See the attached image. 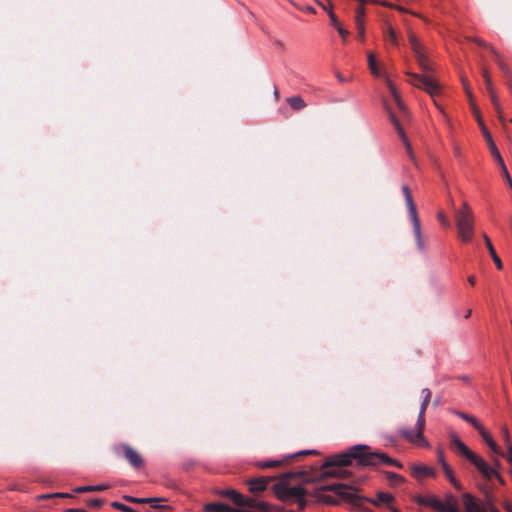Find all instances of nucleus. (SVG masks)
<instances>
[{
  "instance_id": "nucleus-47",
  "label": "nucleus",
  "mask_w": 512,
  "mask_h": 512,
  "mask_svg": "<svg viewBox=\"0 0 512 512\" xmlns=\"http://www.w3.org/2000/svg\"><path fill=\"white\" fill-rule=\"evenodd\" d=\"M462 83H463V86H464V89H465V92H466L467 96L469 98H471L472 97L471 90L468 87V84H467V82H466V80L464 78H462Z\"/></svg>"
},
{
  "instance_id": "nucleus-3",
  "label": "nucleus",
  "mask_w": 512,
  "mask_h": 512,
  "mask_svg": "<svg viewBox=\"0 0 512 512\" xmlns=\"http://www.w3.org/2000/svg\"><path fill=\"white\" fill-rule=\"evenodd\" d=\"M456 226L458 235L463 242H470L473 237V213L467 202L463 203L462 208L455 212Z\"/></svg>"
},
{
  "instance_id": "nucleus-56",
  "label": "nucleus",
  "mask_w": 512,
  "mask_h": 512,
  "mask_svg": "<svg viewBox=\"0 0 512 512\" xmlns=\"http://www.w3.org/2000/svg\"><path fill=\"white\" fill-rule=\"evenodd\" d=\"M438 404H439V401L435 400L434 405H438Z\"/></svg>"
},
{
  "instance_id": "nucleus-33",
  "label": "nucleus",
  "mask_w": 512,
  "mask_h": 512,
  "mask_svg": "<svg viewBox=\"0 0 512 512\" xmlns=\"http://www.w3.org/2000/svg\"><path fill=\"white\" fill-rule=\"evenodd\" d=\"M364 18H365V9L362 6H359L356 9L355 23H358V21H360V23H364Z\"/></svg>"
},
{
  "instance_id": "nucleus-11",
  "label": "nucleus",
  "mask_w": 512,
  "mask_h": 512,
  "mask_svg": "<svg viewBox=\"0 0 512 512\" xmlns=\"http://www.w3.org/2000/svg\"><path fill=\"white\" fill-rule=\"evenodd\" d=\"M476 116H477V121H478L479 125L481 126L484 138L487 141V144L489 146V149H490V152H491L492 156L495 158L497 163H502L503 158H502L498 148L496 147V145H495V143H494V141L492 139L491 134L489 133V131L484 126V123H483L482 119L480 118V116L478 114Z\"/></svg>"
},
{
  "instance_id": "nucleus-13",
  "label": "nucleus",
  "mask_w": 512,
  "mask_h": 512,
  "mask_svg": "<svg viewBox=\"0 0 512 512\" xmlns=\"http://www.w3.org/2000/svg\"><path fill=\"white\" fill-rule=\"evenodd\" d=\"M483 78L485 80V84H486V88H487V91L490 95V98H491V101L495 107V110L497 111L498 113V116H499V119L504 122V116H503V113H502V110H501V107H500V104H499V101L494 93V90H493V87H492V83H491V79L488 75V72L484 69L483 70Z\"/></svg>"
},
{
  "instance_id": "nucleus-7",
  "label": "nucleus",
  "mask_w": 512,
  "mask_h": 512,
  "mask_svg": "<svg viewBox=\"0 0 512 512\" xmlns=\"http://www.w3.org/2000/svg\"><path fill=\"white\" fill-rule=\"evenodd\" d=\"M114 450L118 456H123L133 468L139 469L143 466V458L131 446L127 444H119L115 446Z\"/></svg>"
},
{
  "instance_id": "nucleus-12",
  "label": "nucleus",
  "mask_w": 512,
  "mask_h": 512,
  "mask_svg": "<svg viewBox=\"0 0 512 512\" xmlns=\"http://www.w3.org/2000/svg\"><path fill=\"white\" fill-rule=\"evenodd\" d=\"M220 495L230 498L237 506H252V499L245 498L242 494L233 489L220 491Z\"/></svg>"
},
{
  "instance_id": "nucleus-2",
  "label": "nucleus",
  "mask_w": 512,
  "mask_h": 512,
  "mask_svg": "<svg viewBox=\"0 0 512 512\" xmlns=\"http://www.w3.org/2000/svg\"><path fill=\"white\" fill-rule=\"evenodd\" d=\"M273 492L281 501L294 500L300 509L306 506V490L302 485L290 486L286 482H278L273 485Z\"/></svg>"
},
{
  "instance_id": "nucleus-30",
  "label": "nucleus",
  "mask_w": 512,
  "mask_h": 512,
  "mask_svg": "<svg viewBox=\"0 0 512 512\" xmlns=\"http://www.w3.org/2000/svg\"><path fill=\"white\" fill-rule=\"evenodd\" d=\"M496 456H501L507 460V462L511 466V472H512V444H509V448H506V452L501 450L500 454H495Z\"/></svg>"
},
{
  "instance_id": "nucleus-41",
  "label": "nucleus",
  "mask_w": 512,
  "mask_h": 512,
  "mask_svg": "<svg viewBox=\"0 0 512 512\" xmlns=\"http://www.w3.org/2000/svg\"><path fill=\"white\" fill-rule=\"evenodd\" d=\"M438 219H439L440 223H441L444 227H450V222L448 221V219L446 218V216L444 215V213H442V212L438 213Z\"/></svg>"
},
{
  "instance_id": "nucleus-26",
  "label": "nucleus",
  "mask_w": 512,
  "mask_h": 512,
  "mask_svg": "<svg viewBox=\"0 0 512 512\" xmlns=\"http://www.w3.org/2000/svg\"><path fill=\"white\" fill-rule=\"evenodd\" d=\"M367 58H368V65H369L371 73L375 77H381L382 73L380 72V70L377 66L375 55L373 53H369Z\"/></svg>"
},
{
  "instance_id": "nucleus-60",
  "label": "nucleus",
  "mask_w": 512,
  "mask_h": 512,
  "mask_svg": "<svg viewBox=\"0 0 512 512\" xmlns=\"http://www.w3.org/2000/svg\"><path fill=\"white\" fill-rule=\"evenodd\" d=\"M494 512H499V511L495 510Z\"/></svg>"
},
{
  "instance_id": "nucleus-29",
  "label": "nucleus",
  "mask_w": 512,
  "mask_h": 512,
  "mask_svg": "<svg viewBox=\"0 0 512 512\" xmlns=\"http://www.w3.org/2000/svg\"><path fill=\"white\" fill-rule=\"evenodd\" d=\"M386 83H387L389 91H390L392 97L394 98L395 102L402 109L403 108V104H402V102L400 100V97H399V95H398V93L396 91L395 86L392 84V82L388 78H386Z\"/></svg>"
},
{
  "instance_id": "nucleus-48",
  "label": "nucleus",
  "mask_w": 512,
  "mask_h": 512,
  "mask_svg": "<svg viewBox=\"0 0 512 512\" xmlns=\"http://www.w3.org/2000/svg\"><path fill=\"white\" fill-rule=\"evenodd\" d=\"M336 77H337V79H338L340 82H345V81H346V79H345V78H344L340 73H337V74H336Z\"/></svg>"
},
{
  "instance_id": "nucleus-14",
  "label": "nucleus",
  "mask_w": 512,
  "mask_h": 512,
  "mask_svg": "<svg viewBox=\"0 0 512 512\" xmlns=\"http://www.w3.org/2000/svg\"><path fill=\"white\" fill-rule=\"evenodd\" d=\"M423 400L420 405L419 414L417 417L418 426H425V411L431 399V391L428 388L422 389Z\"/></svg>"
},
{
  "instance_id": "nucleus-21",
  "label": "nucleus",
  "mask_w": 512,
  "mask_h": 512,
  "mask_svg": "<svg viewBox=\"0 0 512 512\" xmlns=\"http://www.w3.org/2000/svg\"><path fill=\"white\" fill-rule=\"evenodd\" d=\"M390 120L391 122L393 123L395 129L397 130L399 136L402 138L404 144L406 145V148L408 150V152L411 154V147H410V144L404 134V130L403 128L401 127L398 119L396 118V116L393 114V113H390Z\"/></svg>"
},
{
  "instance_id": "nucleus-8",
  "label": "nucleus",
  "mask_w": 512,
  "mask_h": 512,
  "mask_svg": "<svg viewBox=\"0 0 512 512\" xmlns=\"http://www.w3.org/2000/svg\"><path fill=\"white\" fill-rule=\"evenodd\" d=\"M424 426H418V420L416 421L415 429L402 427L399 429V434L404 437L407 441L416 444L420 447H428L429 443L423 436Z\"/></svg>"
},
{
  "instance_id": "nucleus-22",
  "label": "nucleus",
  "mask_w": 512,
  "mask_h": 512,
  "mask_svg": "<svg viewBox=\"0 0 512 512\" xmlns=\"http://www.w3.org/2000/svg\"><path fill=\"white\" fill-rule=\"evenodd\" d=\"M483 237H484V240H485V244H486V246H487V248L489 250V254L492 257L495 265L497 266L498 269H502V267H503L502 261H501L500 257L497 255V253H496V251H495V249H494V247H493L489 237L486 234H484Z\"/></svg>"
},
{
  "instance_id": "nucleus-39",
  "label": "nucleus",
  "mask_w": 512,
  "mask_h": 512,
  "mask_svg": "<svg viewBox=\"0 0 512 512\" xmlns=\"http://www.w3.org/2000/svg\"><path fill=\"white\" fill-rule=\"evenodd\" d=\"M456 498L452 495H447L446 496V502L444 503V505H451L454 509H458L457 506H456Z\"/></svg>"
},
{
  "instance_id": "nucleus-18",
  "label": "nucleus",
  "mask_w": 512,
  "mask_h": 512,
  "mask_svg": "<svg viewBox=\"0 0 512 512\" xmlns=\"http://www.w3.org/2000/svg\"><path fill=\"white\" fill-rule=\"evenodd\" d=\"M451 446L455 447L467 459L474 453L455 434L451 435Z\"/></svg>"
},
{
  "instance_id": "nucleus-49",
  "label": "nucleus",
  "mask_w": 512,
  "mask_h": 512,
  "mask_svg": "<svg viewBox=\"0 0 512 512\" xmlns=\"http://www.w3.org/2000/svg\"><path fill=\"white\" fill-rule=\"evenodd\" d=\"M392 465L396 466L398 468H402L403 467L402 464L398 460H396V459H394V463H392Z\"/></svg>"
},
{
  "instance_id": "nucleus-17",
  "label": "nucleus",
  "mask_w": 512,
  "mask_h": 512,
  "mask_svg": "<svg viewBox=\"0 0 512 512\" xmlns=\"http://www.w3.org/2000/svg\"><path fill=\"white\" fill-rule=\"evenodd\" d=\"M411 472H412L413 476H415V477H435L436 476V471L432 467L427 466V465H422V464L413 465L411 467Z\"/></svg>"
},
{
  "instance_id": "nucleus-35",
  "label": "nucleus",
  "mask_w": 512,
  "mask_h": 512,
  "mask_svg": "<svg viewBox=\"0 0 512 512\" xmlns=\"http://www.w3.org/2000/svg\"><path fill=\"white\" fill-rule=\"evenodd\" d=\"M387 478L391 481H396L399 483L404 482V478L401 475L394 473V472H387Z\"/></svg>"
},
{
  "instance_id": "nucleus-61",
  "label": "nucleus",
  "mask_w": 512,
  "mask_h": 512,
  "mask_svg": "<svg viewBox=\"0 0 512 512\" xmlns=\"http://www.w3.org/2000/svg\"><path fill=\"white\" fill-rule=\"evenodd\" d=\"M510 122L512 123V119L510 120Z\"/></svg>"
},
{
  "instance_id": "nucleus-43",
  "label": "nucleus",
  "mask_w": 512,
  "mask_h": 512,
  "mask_svg": "<svg viewBox=\"0 0 512 512\" xmlns=\"http://www.w3.org/2000/svg\"><path fill=\"white\" fill-rule=\"evenodd\" d=\"M69 495L66 493H55V494H47L40 496L41 499L50 498V497H68Z\"/></svg>"
},
{
  "instance_id": "nucleus-46",
  "label": "nucleus",
  "mask_w": 512,
  "mask_h": 512,
  "mask_svg": "<svg viewBox=\"0 0 512 512\" xmlns=\"http://www.w3.org/2000/svg\"><path fill=\"white\" fill-rule=\"evenodd\" d=\"M312 453H315V450H302V451L297 452L296 454L288 456L287 458L290 459V458H294L295 456H298V455H305V454H312Z\"/></svg>"
},
{
  "instance_id": "nucleus-15",
  "label": "nucleus",
  "mask_w": 512,
  "mask_h": 512,
  "mask_svg": "<svg viewBox=\"0 0 512 512\" xmlns=\"http://www.w3.org/2000/svg\"><path fill=\"white\" fill-rule=\"evenodd\" d=\"M438 460L444 470L445 476L449 480V482L458 490L461 489V485L459 481L455 478L454 473L448 463L445 461L444 456L441 452L438 454Z\"/></svg>"
},
{
  "instance_id": "nucleus-24",
  "label": "nucleus",
  "mask_w": 512,
  "mask_h": 512,
  "mask_svg": "<svg viewBox=\"0 0 512 512\" xmlns=\"http://www.w3.org/2000/svg\"><path fill=\"white\" fill-rule=\"evenodd\" d=\"M166 498L161 497H147L145 504H150L152 508L154 509H165L170 510L171 506L169 505H163L162 502H165Z\"/></svg>"
},
{
  "instance_id": "nucleus-57",
  "label": "nucleus",
  "mask_w": 512,
  "mask_h": 512,
  "mask_svg": "<svg viewBox=\"0 0 512 512\" xmlns=\"http://www.w3.org/2000/svg\"><path fill=\"white\" fill-rule=\"evenodd\" d=\"M393 512H399V511H398V510H396V509H393Z\"/></svg>"
},
{
  "instance_id": "nucleus-28",
  "label": "nucleus",
  "mask_w": 512,
  "mask_h": 512,
  "mask_svg": "<svg viewBox=\"0 0 512 512\" xmlns=\"http://www.w3.org/2000/svg\"><path fill=\"white\" fill-rule=\"evenodd\" d=\"M456 415L458 417H460L461 419L467 421L471 425H473V427L475 429L479 428V426L481 425V423L475 417H473V416H471L469 414H466V413L461 412V411H456Z\"/></svg>"
},
{
  "instance_id": "nucleus-36",
  "label": "nucleus",
  "mask_w": 512,
  "mask_h": 512,
  "mask_svg": "<svg viewBox=\"0 0 512 512\" xmlns=\"http://www.w3.org/2000/svg\"><path fill=\"white\" fill-rule=\"evenodd\" d=\"M124 499L131 503H137V504H145L146 503V498H138V497L126 495V496H124Z\"/></svg>"
},
{
  "instance_id": "nucleus-53",
  "label": "nucleus",
  "mask_w": 512,
  "mask_h": 512,
  "mask_svg": "<svg viewBox=\"0 0 512 512\" xmlns=\"http://www.w3.org/2000/svg\"><path fill=\"white\" fill-rule=\"evenodd\" d=\"M455 154H456L457 156H459V155H460V150H459V148H458V147H456V148H455Z\"/></svg>"
},
{
  "instance_id": "nucleus-6",
  "label": "nucleus",
  "mask_w": 512,
  "mask_h": 512,
  "mask_svg": "<svg viewBox=\"0 0 512 512\" xmlns=\"http://www.w3.org/2000/svg\"><path fill=\"white\" fill-rule=\"evenodd\" d=\"M414 500L417 504L429 507L436 512H460L451 505H444L442 501L433 495H417L414 497Z\"/></svg>"
},
{
  "instance_id": "nucleus-55",
  "label": "nucleus",
  "mask_w": 512,
  "mask_h": 512,
  "mask_svg": "<svg viewBox=\"0 0 512 512\" xmlns=\"http://www.w3.org/2000/svg\"><path fill=\"white\" fill-rule=\"evenodd\" d=\"M438 108H439V110L441 111V114H443V115L445 116L444 111H443L440 107H438Z\"/></svg>"
},
{
  "instance_id": "nucleus-58",
  "label": "nucleus",
  "mask_w": 512,
  "mask_h": 512,
  "mask_svg": "<svg viewBox=\"0 0 512 512\" xmlns=\"http://www.w3.org/2000/svg\"><path fill=\"white\" fill-rule=\"evenodd\" d=\"M393 512H399V511H398V510H396V509H393Z\"/></svg>"
},
{
  "instance_id": "nucleus-42",
  "label": "nucleus",
  "mask_w": 512,
  "mask_h": 512,
  "mask_svg": "<svg viewBox=\"0 0 512 512\" xmlns=\"http://www.w3.org/2000/svg\"><path fill=\"white\" fill-rule=\"evenodd\" d=\"M297 8L301 11H304L306 13H311V14H314L316 13V10L314 7L310 6V5H304V6H297Z\"/></svg>"
},
{
  "instance_id": "nucleus-50",
  "label": "nucleus",
  "mask_w": 512,
  "mask_h": 512,
  "mask_svg": "<svg viewBox=\"0 0 512 512\" xmlns=\"http://www.w3.org/2000/svg\"><path fill=\"white\" fill-rule=\"evenodd\" d=\"M468 281H469V283H470V284L474 285V284H475L476 279H475V277H474V276H469V277H468Z\"/></svg>"
},
{
  "instance_id": "nucleus-9",
  "label": "nucleus",
  "mask_w": 512,
  "mask_h": 512,
  "mask_svg": "<svg viewBox=\"0 0 512 512\" xmlns=\"http://www.w3.org/2000/svg\"><path fill=\"white\" fill-rule=\"evenodd\" d=\"M410 83L419 87L434 97L439 91V85L429 76H421L418 74H410Z\"/></svg>"
},
{
  "instance_id": "nucleus-40",
  "label": "nucleus",
  "mask_w": 512,
  "mask_h": 512,
  "mask_svg": "<svg viewBox=\"0 0 512 512\" xmlns=\"http://www.w3.org/2000/svg\"><path fill=\"white\" fill-rule=\"evenodd\" d=\"M328 16L330 18V22H331V25H333L335 28L338 27L339 25H341L338 20H337V17L336 15L334 14L333 11H329L328 13Z\"/></svg>"
},
{
  "instance_id": "nucleus-5",
  "label": "nucleus",
  "mask_w": 512,
  "mask_h": 512,
  "mask_svg": "<svg viewBox=\"0 0 512 512\" xmlns=\"http://www.w3.org/2000/svg\"><path fill=\"white\" fill-rule=\"evenodd\" d=\"M402 192L404 194L405 202H406V205L408 208L409 217L412 222L413 232H414V236L416 239L417 247L420 251H424L425 247H424V243L422 240L420 220H419V217L417 214L416 206L413 202V198H412L410 189L408 188V186L404 185L402 187Z\"/></svg>"
},
{
  "instance_id": "nucleus-59",
  "label": "nucleus",
  "mask_w": 512,
  "mask_h": 512,
  "mask_svg": "<svg viewBox=\"0 0 512 512\" xmlns=\"http://www.w3.org/2000/svg\"><path fill=\"white\" fill-rule=\"evenodd\" d=\"M361 3H364L365 1L364 0H359Z\"/></svg>"
},
{
  "instance_id": "nucleus-20",
  "label": "nucleus",
  "mask_w": 512,
  "mask_h": 512,
  "mask_svg": "<svg viewBox=\"0 0 512 512\" xmlns=\"http://www.w3.org/2000/svg\"><path fill=\"white\" fill-rule=\"evenodd\" d=\"M267 479L266 478H255L251 479L249 484V490L251 492H260L266 489L267 486Z\"/></svg>"
},
{
  "instance_id": "nucleus-1",
  "label": "nucleus",
  "mask_w": 512,
  "mask_h": 512,
  "mask_svg": "<svg viewBox=\"0 0 512 512\" xmlns=\"http://www.w3.org/2000/svg\"><path fill=\"white\" fill-rule=\"evenodd\" d=\"M366 449H368L366 445H355L347 452L331 456L325 461L322 467L348 466L352 463L353 459L357 460L358 464L361 466H376L379 464L392 465V463H394V459L389 457L386 453L366 452Z\"/></svg>"
},
{
  "instance_id": "nucleus-38",
  "label": "nucleus",
  "mask_w": 512,
  "mask_h": 512,
  "mask_svg": "<svg viewBox=\"0 0 512 512\" xmlns=\"http://www.w3.org/2000/svg\"><path fill=\"white\" fill-rule=\"evenodd\" d=\"M498 164L501 167V171H502V174H503L505 180L510 181L511 177H510V174H509L507 167L504 163V160L502 161V163H498Z\"/></svg>"
},
{
  "instance_id": "nucleus-31",
  "label": "nucleus",
  "mask_w": 512,
  "mask_h": 512,
  "mask_svg": "<svg viewBox=\"0 0 512 512\" xmlns=\"http://www.w3.org/2000/svg\"><path fill=\"white\" fill-rule=\"evenodd\" d=\"M385 39H386V41L390 42L393 45L397 44L395 31L391 27L387 28V30L385 32Z\"/></svg>"
},
{
  "instance_id": "nucleus-19",
  "label": "nucleus",
  "mask_w": 512,
  "mask_h": 512,
  "mask_svg": "<svg viewBox=\"0 0 512 512\" xmlns=\"http://www.w3.org/2000/svg\"><path fill=\"white\" fill-rule=\"evenodd\" d=\"M463 501L466 512H481L480 506L470 494H464Z\"/></svg>"
},
{
  "instance_id": "nucleus-32",
  "label": "nucleus",
  "mask_w": 512,
  "mask_h": 512,
  "mask_svg": "<svg viewBox=\"0 0 512 512\" xmlns=\"http://www.w3.org/2000/svg\"><path fill=\"white\" fill-rule=\"evenodd\" d=\"M111 505L113 508L118 509L122 512H136L133 508L121 502H113Z\"/></svg>"
},
{
  "instance_id": "nucleus-51",
  "label": "nucleus",
  "mask_w": 512,
  "mask_h": 512,
  "mask_svg": "<svg viewBox=\"0 0 512 512\" xmlns=\"http://www.w3.org/2000/svg\"><path fill=\"white\" fill-rule=\"evenodd\" d=\"M100 504H101V501L98 499H95L92 501V505H94V506H99Z\"/></svg>"
},
{
  "instance_id": "nucleus-16",
  "label": "nucleus",
  "mask_w": 512,
  "mask_h": 512,
  "mask_svg": "<svg viewBox=\"0 0 512 512\" xmlns=\"http://www.w3.org/2000/svg\"><path fill=\"white\" fill-rule=\"evenodd\" d=\"M476 430L479 432V434L481 435L483 441L488 445V447L491 449L493 454H500L501 453L500 447L493 440L491 435L485 430V428H484V426L482 424Z\"/></svg>"
},
{
  "instance_id": "nucleus-27",
  "label": "nucleus",
  "mask_w": 512,
  "mask_h": 512,
  "mask_svg": "<svg viewBox=\"0 0 512 512\" xmlns=\"http://www.w3.org/2000/svg\"><path fill=\"white\" fill-rule=\"evenodd\" d=\"M290 107L294 110H301L303 109L306 104L305 101L301 96H293L287 99Z\"/></svg>"
},
{
  "instance_id": "nucleus-54",
  "label": "nucleus",
  "mask_w": 512,
  "mask_h": 512,
  "mask_svg": "<svg viewBox=\"0 0 512 512\" xmlns=\"http://www.w3.org/2000/svg\"><path fill=\"white\" fill-rule=\"evenodd\" d=\"M69 512H82L80 509H70Z\"/></svg>"
},
{
  "instance_id": "nucleus-25",
  "label": "nucleus",
  "mask_w": 512,
  "mask_h": 512,
  "mask_svg": "<svg viewBox=\"0 0 512 512\" xmlns=\"http://www.w3.org/2000/svg\"><path fill=\"white\" fill-rule=\"evenodd\" d=\"M110 486L108 484H99V485H87L80 486L74 489L76 493H84V492H93V491H103L108 489Z\"/></svg>"
},
{
  "instance_id": "nucleus-34",
  "label": "nucleus",
  "mask_w": 512,
  "mask_h": 512,
  "mask_svg": "<svg viewBox=\"0 0 512 512\" xmlns=\"http://www.w3.org/2000/svg\"><path fill=\"white\" fill-rule=\"evenodd\" d=\"M282 463L280 460H269V461H263L259 463V466L261 468H271L275 466H279Z\"/></svg>"
},
{
  "instance_id": "nucleus-23",
  "label": "nucleus",
  "mask_w": 512,
  "mask_h": 512,
  "mask_svg": "<svg viewBox=\"0 0 512 512\" xmlns=\"http://www.w3.org/2000/svg\"><path fill=\"white\" fill-rule=\"evenodd\" d=\"M393 496L390 493L379 492L377 493L375 499H372L371 502L375 505H388L393 501Z\"/></svg>"
},
{
  "instance_id": "nucleus-10",
  "label": "nucleus",
  "mask_w": 512,
  "mask_h": 512,
  "mask_svg": "<svg viewBox=\"0 0 512 512\" xmlns=\"http://www.w3.org/2000/svg\"><path fill=\"white\" fill-rule=\"evenodd\" d=\"M409 42H410L411 49L417 59L419 66L424 71L430 70L431 65H430V62H429L426 54H425L424 47L421 45V43L416 38V36L411 34L409 37Z\"/></svg>"
},
{
  "instance_id": "nucleus-45",
  "label": "nucleus",
  "mask_w": 512,
  "mask_h": 512,
  "mask_svg": "<svg viewBox=\"0 0 512 512\" xmlns=\"http://www.w3.org/2000/svg\"><path fill=\"white\" fill-rule=\"evenodd\" d=\"M336 29H337V31H338V33H339V35L343 38V40H345V39H346V37H347V34H348L347 30H345V29L342 27V25H339L338 27H336Z\"/></svg>"
},
{
  "instance_id": "nucleus-37",
  "label": "nucleus",
  "mask_w": 512,
  "mask_h": 512,
  "mask_svg": "<svg viewBox=\"0 0 512 512\" xmlns=\"http://www.w3.org/2000/svg\"><path fill=\"white\" fill-rule=\"evenodd\" d=\"M356 24V28H357V32H358V37L363 40L364 39V36H365V25L364 23H360V21H358V23H355Z\"/></svg>"
},
{
  "instance_id": "nucleus-4",
  "label": "nucleus",
  "mask_w": 512,
  "mask_h": 512,
  "mask_svg": "<svg viewBox=\"0 0 512 512\" xmlns=\"http://www.w3.org/2000/svg\"><path fill=\"white\" fill-rule=\"evenodd\" d=\"M468 460L475 466L485 480L491 481L492 479H496L500 484L504 483L502 476L497 470L500 466V462L497 458L494 461V465L489 464L483 457L476 453H473Z\"/></svg>"
},
{
  "instance_id": "nucleus-52",
  "label": "nucleus",
  "mask_w": 512,
  "mask_h": 512,
  "mask_svg": "<svg viewBox=\"0 0 512 512\" xmlns=\"http://www.w3.org/2000/svg\"><path fill=\"white\" fill-rule=\"evenodd\" d=\"M470 315H471V310H468L467 312H465V318L470 317Z\"/></svg>"
},
{
  "instance_id": "nucleus-44",
  "label": "nucleus",
  "mask_w": 512,
  "mask_h": 512,
  "mask_svg": "<svg viewBox=\"0 0 512 512\" xmlns=\"http://www.w3.org/2000/svg\"><path fill=\"white\" fill-rule=\"evenodd\" d=\"M504 443L506 448H509V444H512V440L506 429L504 430Z\"/></svg>"
}]
</instances>
